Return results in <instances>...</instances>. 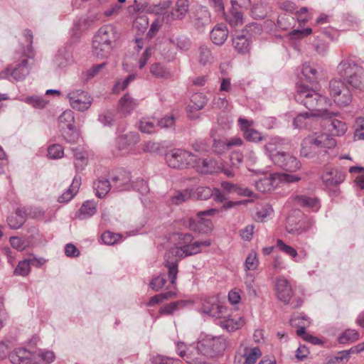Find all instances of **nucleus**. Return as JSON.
Listing matches in <instances>:
<instances>
[{"mask_svg":"<svg viewBox=\"0 0 364 364\" xmlns=\"http://www.w3.org/2000/svg\"><path fill=\"white\" fill-rule=\"evenodd\" d=\"M295 100L304 105L312 115L316 117L330 119L336 113L329 112L327 107L330 105V100L308 86L300 85L297 87L295 95Z\"/></svg>","mask_w":364,"mask_h":364,"instance_id":"nucleus-1","label":"nucleus"},{"mask_svg":"<svg viewBox=\"0 0 364 364\" xmlns=\"http://www.w3.org/2000/svg\"><path fill=\"white\" fill-rule=\"evenodd\" d=\"M120 38V33L112 24L100 27L94 36L92 52L99 58H106L110 55Z\"/></svg>","mask_w":364,"mask_h":364,"instance_id":"nucleus-2","label":"nucleus"},{"mask_svg":"<svg viewBox=\"0 0 364 364\" xmlns=\"http://www.w3.org/2000/svg\"><path fill=\"white\" fill-rule=\"evenodd\" d=\"M284 144V140L279 137H274L264 145V149L267 156L274 164L284 171L295 172L301 168V164L299 160L290 152L283 151L279 149L280 145Z\"/></svg>","mask_w":364,"mask_h":364,"instance_id":"nucleus-3","label":"nucleus"},{"mask_svg":"<svg viewBox=\"0 0 364 364\" xmlns=\"http://www.w3.org/2000/svg\"><path fill=\"white\" fill-rule=\"evenodd\" d=\"M336 73L345 83L354 89L364 90V68L355 57L343 58L336 67Z\"/></svg>","mask_w":364,"mask_h":364,"instance_id":"nucleus-4","label":"nucleus"},{"mask_svg":"<svg viewBox=\"0 0 364 364\" xmlns=\"http://www.w3.org/2000/svg\"><path fill=\"white\" fill-rule=\"evenodd\" d=\"M336 146V139L327 133L315 132L306 136L301 142V156L313 159L327 153V149Z\"/></svg>","mask_w":364,"mask_h":364,"instance_id":"nucleus-5","label":"nucleus"},{"mask_svg":"<svg viewBox=\"0 0 364 364\" xmlns=\"http://www.w3.org/2000/svg\"><path fill=\"white\" fill-rule=\"evenodd\" d=\"M196 353L200 351L202 354L215 357L223 353L226 348L225 340L222 336H213L211 335L202 336L197 343Z\"/></svg>","mask_w":364,"mask_h":364,"instance_id":"nucleus-6","label":"nucleus"},{"mask_svg":"<svg viewBox=\"0 0 364 364\" xmlns=\"http://www.w3.org/2000/svg\"><path fill=\"white\" fill-rule=\"evenodd\" d=\"M218 212L219 210L216 208H210L206 210L198 212L197 219L186 216V220L183 219V226H186L195 232L206 234L212 230L213 223L210 220L203 219L202 217L213 216Z\"/></svg>","mask_w":364,"mask_h":364,"instance_id":"nucleus-7","label":"nucleus"},{"mask_svg":"<svg viewBox=\"0 0 364 364\" xmlns=\"http://www.w3.org/2000/svg\"><path fill=\"white\" fill-rule=\"evenodd\" d=\"M329 94L338 107H346L352 102V94L346 83L333 79L329 82Z\"/></svg>","mask_w":364,"mask_h":364,"instance_id":"nucleus-8","label":"nucleus"},{"mask_svg":"<svg viewBox=\"0 0 364 364\" xmlns=\"http://www.w3.org/2000/svg\"><path fill=\"white\" fill-rule=\"evenodd\" d=\"M139 140V134L134 132L119 135L115 139V148L112 150L113 154L120 156L128 153L129 148L136 145Z\"/></svg>","mask_w":364,"mask_h":364,"instance_id":"nucleus-9","label":"nucleus"},{"mask_svg":"<svg viewBox=\"0 0 364 364\" xmlns=\"http://www.w3.org/2000/svg\"><path fill=\"white\" fill-rule=\"evenodd\" d=\"M189 18L194 27L203 31L210 22V14L208 9L200 5L193 6L189 11Z\"/></svg>","mask_w":364,"mask_h":364,"instance_id":"nucleus-10","label":"nucleus"},{"mask_svg":"<svg viewBox=\"0 0 364 364\" xmlns=\"http://www.w3.org/2000/svg\"><path fill=\"white\" fill-rule=\"evenodd\" d=\"M70 106L80 112L87 110L92 103V97L85 91L76 90L68 95Z\"/></svg>","mask_w":364,"mask_h":364,"instance_id":"nucleus-11","label":"nucleus"},{"mask_svg":"<svg viewBox=\"0 0 364 364\" xmlns=\"http://www.w3.org/2000/svg\"><path fill=\"white\" fill-rule=\"evenodd\" d=\"M180 250H182V247L171 250L165 255V267L168 269V276L171 284H175L178 272V267L180 257H177L176 255Z\"/></svg>","mask_w":364,"mask_h":364,"instance_id":"nucleus-12","label":"nucleus"},{"mask_svg":"<svg viewBox=\"0 0 364 364\" xmlns=\"http://www.w3.org/2000/svg\"><path fill=\"white\" fill-rule=\"evenodd\" d=\"M210 245L211 241L210 240H193L191 234H183V257L199 253L201 251V247H208Z\"/></svg>","mask_w":364,"mask_h":364,"instance_id":"nucleus-13","label":"nucleus"},{"mask_svg":"<svg viewBox=\"0 0 364 364\" xmlns=\"http://www.w3.org/2000/svg\"><path fill=\"white\" fill-rule=\"evenodd\" d=\"M237 355L235 360L241 364H255L257 359L262 355V352L258 347L249 348L242 344L238 348Z\"/></svg>","mask_w":364,"mask_h":364,"instance_id":"nucleus-14","label":"nucleus"},{"mask_svg":"<svg viewBox=\"0 0 364 364\" xmlns=\"http://www.w3.org/2000/svg\"><path fill=\"white\" fill-rule=\"evenodd\" d=\"M276 295L279 300L284 304H289L291 299L293 297L294 293L289 282L281 277L276 282Z\"/></svg>","mask_w":364,"mask_h":364,"instance_id":"nucleus-15","label":"nucleus"},{"mask_svg":"<svg viewBox=\"0 0 364 364\" xmlns=\"http://www.w3.org/2000/svg\"><path fill=\"white\" fill-rule=\"evenodd\" d=\"M346 174L335 168H327L321 176L324 185L328 187H335L344 181Z\"/></svg>","mask_w":364,"mask_h":364,"instance_id":"nucleus-16","label":"nucleus"},{"mask_svg":"<svg viewBox=\"0 0 364 364\" xmlns=\"http://www.w3.org/2000/svg\"><path fill=\"white\" fill-rule=\"evenodd\" d=\"M225 309V308L218 303L215 297L205 299L201 306V311L203 314L215 318H220Z\"/></svg>","mask_w":364,"mask_h":364,"instance_id":"nucleus-17","label":"nucleus"},{"mask_svg":"<svg viewBox=\"0 0 364 364\" xmlns=\"http://www.w3.org/2000/svg\"><path fill=\"white\" fill-rule=\"evenodd\" d=\"M191 102L193 105H188V107L186 108L187 116L191 119H198V114L194 115L191 114V113L193 112V110L199 111L202 109L207 104L208 98L203 93L197 92L191 96Z\"/></svg>","mask_w":364,"mask_h":364,"instance_id":"nucleus-18","label":"nucleus"},{"mask_svg":"<svg viewBox=\"0 0 364 364\" xmlns=\"http://www.w3.org/2000/svg\"><path fill=\"white\" fill-rule=\"evenodd\" d=\"M9 73H10L15 80H23L29 73L28 60H22L13 69L7 68L4 73H1V76L4 77V75H7Z\"/></svg>","mask_w":364,"mask_h":364,"instance_id":"nucleus-19","label":"nucleus"},{"mask_svg":"<svg viewBox=\"0 0 364 364\" xmlns=\"http://www.w3.org/2000/svg\"><path fill=\"white\" fill-rule=\"evenodd\" d=\"M28 215L27 208H16L15 213L7 218L8 225L11 229L16 230L20 228L26 222Z\"/></svg>","mask_w":364,"mask_h":364,"instance_id":"nucleus-20","label":"nucleus"},{"mask_svg":"<svg viewBox=\"0 0 364 364\" xmlns=\"http://www.w3.org/2000/svg\"><path fill=\"white\" fill-rule=\"evenodd\" d=\"M292 198L295 204L302 208L315 212L320 208V203L316 198H311L305 195H294Z\"/></svg>","mask_w":364,"mask_h":364,"instance_id":"nucleus-21","label":"nucleus"},{"mask_svg":"<svg viewBox=\"0 0 364 364\" xmlns=\"http://www.w3.org/2000/svg\"><path fill=\"white\" fill-rule=\"evenodd\" d=\"M214 192L213 189L207 186H200L196 191L192 189L183 190V200L187 198H196L199 200H208L213 196Z\"/></svg>","mask_w":364,"mask_h":364,"instance_id":"nucleus-22","label":"nucleus"},{"mask_svg":"<svg viewBox=\"0 0 364 364\" xmlns=\"http://www.w3.org/2000/svg\"><path fill=\"white\" fill-rule=\"evenodd\" d=\"M33 354L25 348L14 349L9 355V360L13 364H24L31 360Z\"/></svg>","mask_w":364,"mask_h":364,"instance_id":"nucleus-23","label":"nucleus"},{"mask_svg":"<svg viewBox=\"0 0 364 364\" xmlns=\"http://www.w3.org/2000/svg\"><path fill=\"white\" fill-rule=\"evenodd\" d=\"M232 46L240 54H245L250 49V37L249 35L239 34L232 38Z\"/></svg>","mask_w":364,"mask_h":364,"instance_id":"nucleus-24","label":"nucleus"},{"mask_svg":"<svg viewBox=\"0 0 364 364\" xmlns=\"http://www.w3.org/2000/svg\"><path fill=\"white\" fill-rule=\"evenodd\" d=\"M228 36V30L223 24L215 26L210 32V39L212 42L217 45H223Z\"/></svg>","mask_w":364,"mask_h":364,"instance_id":"nucleus-25","label":"nucleus"},{"mask_svg":"<svg viewBox=\"0 0 364 364\" xmlns=\"http://www.w3.org/2000/svg\"><path fill=\"white\" fill-rule=\"evenodd\" d=\"M221 187L223 191L227 193H235L239 196L250 197L252 195L251 190L246 187L241 186L237 183H233L228 181H223L221 183Z\"/></svg>","mask_w":364,"mask_h":364,"instance_id":"nucleus-26","label":"nucleus"},{"mask_svg":"<svg viewBox=\"0 0 364 364\" xmlns=\"http://www.w3.org/2000/svg\"><path fill=\"white\" fill-rule=\"evenodd\" d=\"M277 178L276 173L270 175L269 177H264L256 181V188L262 193L272 191L277 186Z\"/></svg>","mask_w":364,"mask_h":364,"instance_id":"nucleus-27","label":"nucleus"},{"mask_svg":"<svg viewBox=\"0 0 364 364\" xmlns=\"http://www.w3.org/2000/svg\"><path fill=\"white\" fill-rule=\"evenodd\" d=\"M225 19L232 27H237L243 23V14L236 7H232L227 14L223 13Z\"/></svg>","mask_w":364,"mask_h":364,"instance_id":"nucleus-28","label":"nucleus"},{"mask_svg":"<svg viewBox=\"0 0 364 364\" xmlns=\"http://www.w3.org/2000/svg\"><path fill=\"white\" fill-rule=\"evenodd\" d=\"M130 181L129 173L122 171L112 178L113 188L119 191L127 190L129 187Z\"/></svg>","mask_w":364,"mask_h":364,"instance_id":"nucleus-29","label":"nucleus"},{"mask_svg":"<svg viewBox=\"0 0 364 364\" xmlns=\"http://www.w3.org/2000/svg\"><path fill=\"white\" fill-rule=\"evenodd\" d=\"M166 160L169 167L179 168L182 161V151L180 149L171 150L166 154Z\"/></svg>","mask_w":364,"mask_h":364,"instance_id":"nucleus-30","label":"nucleus"},{"mask_svg":"<svg viewBox=\"0 0 364 364\" xmlns=\"http://www.w3.org/2000/svg\"><path fill=\"white\" fill-rule=\"evenodd\" d=\"M80 186V177L75 176L70 188L64 192L58 199L59 203L70 201L77 193Z\"/></svg>","mask_w":364,"mask_h":364,"instance_id":"nucleus-31","label":"nucleus"},{"mask_svg":"<svg viewBox=\"0 0 364 364\" xmlns=\"http://www.w3.org/2000/svg\"><path fill=\"white\" fill-rule=\"evenodd\" d=\"M244 323L242 317H239L237 319L225 317L220 321V326L227 331L232 332L242 327Z\"/></svg>","mask_w":364,"mask_h":364,"instance_id":"nucleus-32","label":"nucleus"},{"mask_svg":"<svg viewBox=\"0 0 364 364\" xmlns=\"http://www.w3.org/2000/svg\"><path fill=\"white\" fill-rule=\"evenodd\" d=\"M137 101L129 94H125L119 102L120 110L126 114H129L137 106Z\"/></svg>","mask_w":364,"mask_h":364,"instance_id":"nucleus-33","label":"nucleus"},{"mask_svg":"<svg viewBox=\"0 0 364 364\" xmlns=\"http://www.w3.org/2000/svg\"><path fill=\"white\" fill-rule=\"evenodd\" d=\"M107 65V62L100 64L94 65L90 69L84 71L81 74V80L87 82L95 76H97Z\"/></svg>","mask_w":364,"mask_h":364,"instance_id":"nucleus-34","label":"nucleus"},{"mask_svg":"<svg viewBox=\"0 0 364 364\" xmlns=\"http://www.w3.org/2000/svg\"><path fill=\"white\" fill-rule=\"evenodd\" d=\"M93 188L98 198H102L110 191L111 184L107 179L99 178L93 183Z\"/></svg>","mask_w":364,"mask_h":364,"instance_id":"nucleus-35","label":"nucleus"},{"mask_svg":"<svg viewBox=\"0 0 364 364\" xmlns=\"http://www.w3.org/2000/svg\"><path fill=\"white\" fill-rule=\"evenodd\" d=\"M96 213V205L93 201H85L79 209L78 218L80 220H85L88 218Z\"/></svg>","mask_w":364,"mask_h":364,"instance_id":"nucleus-36","label":"nucleus"},{"mask_svg":"<svg viewBox=\"0 0 364 364\" xmlns=\"http://www.w3.org/2000/svg\"><path fill=\"white\" fill-rule=\"evenodd\" d=\"M198 60L201 65L205 66L213 62V56L212 55L210 48L208 47L207 46H200L198 48Z\"/></svg>","mask_w":364,"mask_h":364,"instance_id":"nucleus-37","label":"nucleus"},{"mask_svg":"<svg viewBox=\"0 0 364 364\" xmlns=\"http://www.w3.org/2000/svg\"><path fill=\"white\" fill-rule=\"evenodd\" d=\"M139 130L146 134H153L156 132V119L142 118L139 124Z\"/></svg>","mask_w":364,"mask_h":364,"instance_id":"nucleus-38","label":"nucleus"},{"mask_svg":"<svg viewBox=\"0 0 364 364\" xmlns=\"http://www.w3.org/2000/svg\"><path fill=\"white\" fill-rule=\"evenodd\" d=\"M314 118H316V117L308 112H302V113L299 114L294 118V119L293 121V125L295 128H299V129L304 128Z\"/></svg>","mask_w":364,"mask_h":364,"instance_id":"nucleus-39","label":"nucleus"},{"mask_svg":"<svg viewBox=\"0 0 364 364\" xmlns=\"http://www.w3.org/2000/svg\"><path fill=\"white\" fill-rule=\"evenodd\" d=\"M73 152L75 157V166L77 171H81L87 165V156L86 154L82 151L81 148L77 147L73 148Z\"/></svg>","mask_w":364,"mask_h":364,"instance_id":"nucleus-40","label":"nucleus"},{"mask_svg":"<svg viewBox=\"0 0 364 364\" xmlns=\"http://www.w3.org/2000/svg\"><path fill=\"white\" fill-rule=\"evenodd\" d=\"M36 259H24L18 262L17 267L14 271V274L16 276H27L31 271V264H33Z\"/></svg>","mask_w":364,"mask_h":364,"instance_id":"nucleus-41","label":"nucleus"},{"mask_svg":"<svg viewBox=\"0 0 364 364\" xmlns=\"http://www.w3.org/2000/svg\"><path fill=\"white\" fill-rule=\"evenodd\" d=\"M335 113L336 114L333 115L331 118L329 119L331 120V125L332 127L331 132L336 136H341L346 133L347 130V126L344 122L335 118L333 119V117L338 115V112Z\"/></svg>","mask_w":364,"mask_h":364,"instance_id":"nucleus-42","label":"nucleus"},{"mask_svg":"<svg viewBox=\"0 0 364 364\" xmlns=\"http://www.w3.org/2000/svg\"><path fill=\"white\" fill-rule=\"evenodd\" d=\"M150 73L158 78L167 79L171 76V73L161 63H154L150 66Z\"/></svg>","mask_w":364,"mask_h":364,"instance_id":"nucleus-43","label":"nucleus"},{"mask_svg":"<svg viewBox=\"0 0 364 364\" xmlns=\"http://www.w3.org/2000/svg\"><path fill=\"white\" fill-rule=\"evenodd\" d=\"M74 114L71 110H66L58 118L61 129L74 126Z\"/></svg>","mask_w":364,"mask_h":364,"instance_id":"nucleus-44","label":"nucleus"},{"mask_svg":"<svg viewBox=\"0 0 364 364\" xmlns=\"http://www.w3.org/2000/svg\"><path fill=\"white\" fill-rule=\"evenodd\" d=\"M212 151L217 155L225 154L228 149L227 141L222 139H214L211 146Z\"/></svg>","mask_w":364,"mask_h":364,"instance_id":"nucleus-45","label":"nucleus"},{"mask_svg":"<svg viewBox=\"0 0 364 364\" xmlns=\"http://www.w3.org/2000/svg\"><path fill=\"white\" fill-rule=\"evenodd\" d=\"M63 130V136L69 143H76L80 138V134L75 126L67 127Z\"/></svg>","mask_w":364,"mask_h":364,"instance_id":"nucleus-46","label":"nucleus"},{"mask_svg":"<svg viewBox=\"0 0 364 364\" xmlns=\"http://www.w3.org/2000/svg\"><path fill=\"white\" fill-rule=\"evenodd\" d=\"M359 338V333L354 329H348L338 338L340 343H346L356 341Z\"/></svg>","mask_w":364,"mask_h":364,"instance_id":"nucleus-47","label":"nucleus"},{"mask_svg":"<svg viewBox=\"0 0 364 364\" xmlns=\"http://www.w3.org/2000/svg\"><path fill=\"white\" fill-rule=\"evenodd\" d=\"M306 225L302 226V225H297L295 227H293L289 222L287 225V230L291 234L300 235L306 231H307L309 228H311L314 222L312 220H308L306 222Z\"/></svg>","mask_w":364,"mask_h":364,"instance_id":"nucleus-48","label":"nucleus"},{"mask_svg":"<svg viewBox=\"0 0 364 364\" xmlns=\"http://www.w3.org/2000/svg\"><path fill=\"white\" fill-rule=\"evenodd\" d=\"M187 167L200 168V159L189 151L183 150V161Z\"/></svg>","mask_w":364,"mask_h":364,"instance_id":"nucleus-49","label":"nucleus"},{"mask_svg":"<svg viewBox=\"0 0 364 364\" xmlns=\"http://www.w3.org/2000/svg\"><path fill=\"white\" fill-rule=\"evenodd\" d=\"M277 247L279 250L287 255L290 256L294 261L298 262L296 259L297 251L291 246L285 244L283 240L278 239L277 241Z\"/></svg>","mask_w":364,"mask_h":364,"instance_id":"nucleus-50","label":"nucleus"},{"mask_svg":"<svg viewBox=\"0 0 364 364\" xmlns=\"http://www.w3.org/2000/svg\"><path fill=\"white\" fill-rule=\"evenodd\" d=\"M302 73L304 77L310 82L316 80L318 76L317 70L313 67L309 63H305L302 67Z\"/></svg>","mask_w":364,"mask_h":364,"instance_id":"nucleus-51","label":"nucleus"},{"mask_svg":"<svg viewBox=\"0 0 364 364\" xmlns=\"http://www.w3.org/2000/svg\"><path fill=\"white\" fill-rule=\"evenodd\" d=\"M244 138L250 142L257 143L264 139V137L257 130L250 128L247 129L243 134Z\"/></svg>","mask_w":364,"mask_h":364,"instance_id":"nucleus-52","label":"nucleus"},{"mask_svg":"<svg viewBox=\"0 0 364 364\" xmlns=\"http://www.w3.org/2000/svg\"><path fill=\"white\" fill-rule=\"evenodd\" d=\"M164 21V15L163 16H158L151 23L149 30L147 33V37L149 38H152L156 33L161 28L163 23Z\"/></svg>","mask_w":364,"mask_h":364,"instance_id":"nucleus-53","label":"nucleus"},{"mask_svg":"<svg viewBox=\"0 0 364 364\" xmlns=\"http://www.w3.org/2000/svg\"><path fill=\"white\" fill-rule=\"evenodd\" d=\"M166 282V274L164 273H161L154 277L150 282L149 285L153 290L158 291L165 285Z\"/></svg>","mask_w":364,"mask_h":364,"instance_id":"nucleus-54","label":"nucleus"},{"mask_svg":"<svg viewBox=\"0 0 364 364\" xmlns=\"http://www.w3.org/2000/svg\"><path fill=\"white\" fill-rule=\"evenodd\" d=\"M175 295V293L173 291H166L157 295L152 296L149 301L148 302V306H154L156 304H159L165 299H168Z\"/></svg>","mask_w":364,"mask_h":364,"instance_id":"nucleus-55","label":"nucleus"},{"mask_svg":"<svg viewBox=\"0 0 364 364\" xmlns=\"http://www.w3.org/2000/svg\"><path fill=\"white\" fill-rule=\"evenodd\" d=\"M272 207L269 204H265L260 208H257L256 217L258 220L263 221L265 218L272 215Z\"/></svg>","mask_w":364,"mask_h":364,"instance_id":"nucleus-56","label":"nucleus"},{"mask_svg":"<svg viewBox=\"0 0 364 364\" xmlns=\"http://www.w3.org/2000/svg\"><path fill=\"white\" fill-rule=\"evenodd\" d=\"M63 149L59 144H53L48 149V155L52 159H60L63 156Z\"/></svg>","mask_w":364,"mask_h":364,"instance_id":"nucleus-57","label":"nucleus"},{"mask_svg":"<svg viewBox=\"0 0 364 364\" xmlns=\"http://www.w3.org/2000/svg\"><path fill=\"white\" fill-rule=\"evenodd\" d=\"M151 363L153 364H180V360L161 355H156L151 358Z\"/></svg>","mask_w":364,"mask_h":364,"instance_id":"nucleus-58","label":"nucleus"},{"mask_svg":"<svg viewBox=\"0 0 364 364\" xmlns=\"http://www.w3.org/2000/svg\"><path fill=\"white\" fill-rule=\"evenodd\" d=\"M121 237V235L110 231L105 232L102 236V240L106 245H112L115 244Z\"/></svg>","mask_w":364,"mask_h":364,"instance_id":"nucleus-59","label":"nucleus"},{"mask_svg":"<svg viewBox=\"0 0 364 364\" xmlns=\"http://www.w3.org/2000/svg\"><path fill=\"white\" fill-rule=\"evenodd\" d=\"M98 120L104 126L110 127L113 124V122L114 120V114L113 112L107 110L99 115Z\"/></svg>","mask_w":364,"mask_h":364,"instance_id":"nucleus-60","label":"nucleus"},{"mask_svg":"<svg viewBox=\"0 0 364 364\" xmlns=\"http://www.w3.org/2000/svg\"><path fill=\"white\" fill-rule=\"evenodd\" d=\"M245 267L248 270H255L258 266V259L255 252H251L247 257L245 263Z\"/></svg>","mask_w":364,"mask_h":364,"instance_id":"nucleus-61","label":"nucleus"},{"mask_svg":"<svg viewBox=\"0 0 364 364\" xmlns=\"http://www.w3.org/2000/svg\"><path fill=\"white\" fill-rule=\"evenodd\" d=\"M293 20L294 18L288 15L279 16L277 21V26L282 30H288L291 26L290 21Z\"/></svg>","mask_w":364,"mask_h":364,"instance_id":"nucleus-62","label":"nucleus"},{"mask_svg":"<svg viewBox=\"0 0 364 364\" xmlns=\"http://www.w3.org/2000/svg\"><path fill=\"white\" fill-rule=\"evenodd\" d=\"M350 356L346 350L339 351L335 356L331 358L328 364H338L348 361Z\"/></svg>","mask_w":364,"mask_h":364,"instance_id":"nucleus-63","label":"nucleus"},{"mask_svg":"<svg viewBox=\"0 0 364 364\" xmlns=\"http://www.w3.org/2000/svg\"><path fill=\"white\" fill-rule=\"evenodd\" d=\"M230 165L233 168L237 169L243 161V155L240 151H233L230 156Z\"/></svg>","mask_w":364,"mask_h":364,"instance_id":"nucleus-64","label":"nucleus"}]
</instances>
